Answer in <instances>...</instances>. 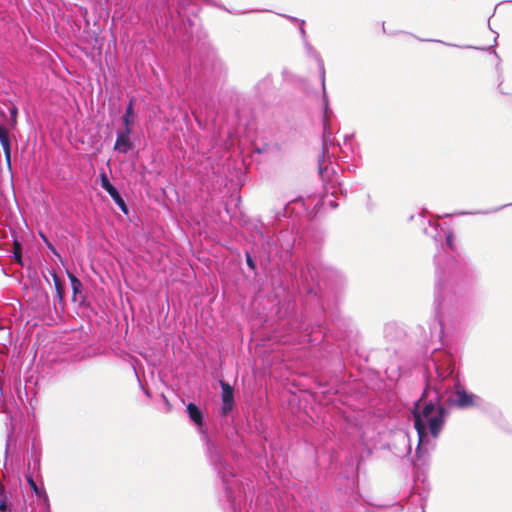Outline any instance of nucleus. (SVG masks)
I'll return each instance as SVG.
<instances>
[{
	"mask_svg": "<svg viewBox=\"0 0 512 512\" xmlns=\"http://www.w3.org/2000/svg\"><path fill=\"white\" fill-rule=\"evenodd\" d=\"M28 483L31 487V489L37 494L39 495V490H38V487H37V484L35 483V481L32 479V478H28Z\"/></svg>",
	"mask_w": 512,
	"mask_h": 512,
	"instance_id": "obj_18",
	"label": "nucleus"
},
{
	"mask_svg": "<svg viewBox=\"0 0 512 512\" xmlns=\"http://www.w3.org/2000/svg\"><path fill=\"white\" fill-rule=\"evenodd\" d=\"M51 276H52L53 281H54L57 297H58L59 301H62L63 297H64V291H63L62 283H61L59 277L57 276V274L54 271L51 272Z\"/></svg>",
	"mask_w": 512,
	"mask_h": 512,
	"instance_id": "obj_13",
	"label": "nucleus"
},
{
	"mask_svg": "<svg viewBox=\"0 0 512 512\" xmlns=\"http://www.w3.org/2000/svg\"><path fill=\"white\" fill-rule=\"evenodd\" d=\"M259 233H260V237H261L262 239H264V236H263L262 232H259Z\"/></svg>",
	"mask_w": 512,
	"mask_h": 512,
	"instance_id": "obj_31",
	"label": "nucleus"
},
{
	"mask_svg": "<svg viewBox=\"0 0 512 512\" xmlns=\"http://www.w3.org/2000/svg\"><path fill=\"white\" fill-rule=\"evenodd\" d=\"M287 18H288V19H290V20H292V21H297V19H295V18H293V17H288V16H287Z\"/></svg>",
	"mask_w": 512,
	"mask_h": 512,
	"instance_id": "obj_29",
	"label": "nucleus"
},
{
	"mask_svg": "<svg viewBox=\"0 0 512 512\" xmlns=\"http://www.w3.org/2000/svg\"><path fill=\"white\" fill-rule=\"evenodd\" d=\"M21 257H22V254H21V251L20 250H15L14 252V258L17 262H20L21 261Z\"/></svg>",
	"mask_w": 512,
	"mask_h": 512,
	"instance_id": "obj_24",
	"label": "nucleus"
},
{
	"mask_svg": "<svg viewBox=\"0 0 512 512\" xmlns=\"http://www.w3.org/2000/svg\"><path fill=\"white\" fill-rule=\"evenodd\" d=\"M512 205V203H511ZM506 206H510V204H506V205H502L500 207H497V208H494L492 210H487V211H482L483 214H488V213H493V212H497L499 210H501L502 208L506 207Z\"/></svg>",
	"mask_w": 512,
	"mask_h": 512,
	"instance_id": "obj_21",
	"label": "nucleus"
},
{
	"mask_svg": "<svg viewBox=\"0 0 512 512\" xmlns=\"http://www.w3.org/2000/svg\"><path fill=\"white\" fill-rule=\"evenodd\" d=\"M220 386L222 390L221 412L223 415H227L229 412L232 411L234 406V390L229 383L222 380L220 381Z\"/></svg>",
	"mask_w": 512,
	"mask_h": 512,
	"instance_id": "obj_7",
	"label": "nucleus"
},
{
	"mask_svg": "<svg viewBox=\"0 0 512 512\" xmlns=\"http://www.w3.org/2000/svg\"><path fill=\"white\" fill-rule=\"evenodd\" d=\"M186 409H187V413H188L189 418L198 427H202V425H203V413L200 410V408L196 404H194V403H189L187 405Z\"/></svg>",
	"mask_w": 512,
	"mask_h": 512,
	"instance_id": "obj_11",
	"label": "nucleus"
},
{
	"mask_svg": "<svg viewBox=\"0 0 512 512\" xmlns=\"http://www.w3.org/2000/svg\"><path fill=\"white\" fill-rule=\"evenodd\" d=\"M303 25H304V21H301V26H300L299 30H300L302 37L304 38L306 33H305V29H304Z\"/></svg>",
	"mask_w": 512,
	"mask_h": 512,
	"instance_id": "obj_25",
	"label": "nucleus"
},
{
	"mask_svg": "<svg viewBox=\"0 0 512 512\" xmlns=\"http://www.w3.org/2000/svg\"><path fill=\"white\" fill-rule=\"evenodd\" d=\"M3 127L0 125V130L2 129Z\"/></svg>",
	"mask_w": 512,
	"mask_h": 512,
	"instance_id": "obj_32",
	"label": "nucleus"
},
{
	"mask_svg": "<svg viewBox=\"0 0 512 512\" xmlns=\"http://www.w3.org/2000/svg\"><path fill=\"white\" fill-rule=\"evenodd\" d=\"M446 45L448 46H454V47H457V45H454V44H451V43H445Z\"/></svg>",
	"mask_w": 512,
	"mask_h": 512,
	"instance_id": "obj_30",
	"label": "nucleus"
},
{
	"mask_svg": "<svg viewBox=\"0 0 512 512\" xmlns=\"http://www.w3.org/2000/svg\"><path fill=\"white\" fill-rule=\"evenodd\" d=\"M443 234L439 231V224L432 223L429 221V225L427 228L424 229V233L426 235H429L433 238L435 244L438 246L439 244L441 247H443V238H445V244L446 246L454 251L455 245H454V234L451 230H443Z\"/></svg>",
	"mask_w": 512,
	"mask_h": 512,
	"instance_id": "obj_5",
	"label": "nucleus"
},
{
	"mask_svg": "<svg viewBox=\"0 0 512 512\" xmlns=\"http://www.w3.org/2000/svg\"><path fill=\"white\" fill-rule=\"evenodd\" d=\"M7 503L4 500H0V512H7Z\"/></svg>",
	"mask_w": 512,
	"mask_h": 512,
	"instance_id": "obj_22",
	"label": "nucleus"
},
{
	"mask_svg": "<svg viewBox=\"0 0 512 512\" xmlns=\"http://www.w3.org/2000/svg\"><path fill=\"white\" fill-rule=\"evenodd\" d=\"M323 103V138H322V157L319 159L318 167L319 174L322 181L325 183V189L327 192L330 191L331 195L334 196L339 190L343 193L342 184L338 181V177L335 175V169L330 160H327L330 156V149L334 146V136L331 129V115L332 111L329 108V101L326 91L323 92L322 96Z\"/></svg>",
	"mask_w": 512,
	"mask_h": 512,
	"instance_id": "obj_3",
	"label": "nucleus"
},
{
	"mask_svg": "<svg viewBox=\"0 0 512 512\" xmlns=\"http://www.w3.org/2000/svg\"><path fill=\"white\" fill-rule=\"evenodd\" d=\"M100 184L101 187L110 195V197L113 199L115 204L119 207V209L124 213L128 214V207L118 192V190L111 184V182L108 179V176L105 172H102L100 174Z\"/></svg>",
	"mask_w": 512,
	"mask_h": 512,
	"instance_id": "obj_6",
	"label": "nucleus"
},
{
	"mask_svg": "<svg viewBox=\"0 0 512 512\" xmlns=\"http://www.w3.org/2000/svg\"><path fill=\"white\" fill-rule=\"evenodd\" d=\"M339 150L348 155V152L352 151V135H345L343 146L338 144Z\"/></svg>",
	"mask_w": 512,
	"mask_h": 512,
	"instance_id": "obj_15",
	"label": "nucleus"
},
{
	"mask_svg": "<svg viewBox=\"0 0 512 512\" xmlns=\"http://www.w3.org/2000/svg\"><path fill=\"white\" fill-rule=\"evenodd\" d=\"M9 113H10V119H11V122H12V126H14L16 124V118H17V114H18V109L16 106H13L9 109Z\"/></svg>",
	"mask_w": 512,
	"mask_h": 512,
	"instance_id": "obj_17",
	"label": "nucleus"
},
{
	"mask_svg": "<svg viewBox=\"0 0 512 512\" xmlns=\"http://www.w3.org/2000/svg\"><path fill=\"white\" fill-rule=\"evenodd\" d=\"M125 129H132L134 123V100L131 99L126 107L125 113L122 117Z\"/></svg>",
	"mask_w": 512,
	"mask_h": 512,
	"instance_id": "obj_12",
	"label": "nucleus"
},
{
	"mask_svg": "<svg viewBox=\"0 0 512 512\" xmlns=\"http://www.w3.org/2000/svg\"><path fill=\"white\" fill-rule=\"evenodd\" d=\"M305 49H306L307 54L311 57H314L318 62L319 69H320L322 92H324V91H326V87H325V68H324L323 60L321 59L319 53L307 41H305Z\"/></svg>",
	"mask_w": 512,
	"mask_h": 512,
	"instance_id": "obj_10",
	"label": "nucleus"
},
{
	"mask_svg": "<svg viewBox=\"0 0 512 512\" xmlns=\"http://www.w3.org/2000/svg\"><path fill=\"white\" fill-rule=\"evenodd\" d=\"M68 278H69L70 283H71L73 294L76 295L77 293H80L81 289H82L81 281L75 275H73L72 273L68 274Z\"/></svg>",
	"mask_w": 512,
	"mask_h": 512,
	"instance_id": "obj_14",
	"label": "nucleus"
},
{
	"mask_svg": "<svg viewBox=\"0 0 512 512\" xmlns=\"http://www.w3.org/2000/svg\"><path fill=\"white\" fill-rule=\"evenodd\" d=\"M326 273L325 268L312 263L307 264L306 268L301 271V277L304 282L307 283L309 293H316L315 287L312 284H315L316 287H320L321 281Z\"/></svg>",
	"mask_w": 512,
	"mask_h": 512,
	"instance_id": "obj_4",
	"label": "nucleus"
},
{
	"mask_svg": "<svg viewBox=\"0 0 512 512\" xmlns=\"http://www.w3.org/2000/svg\"><path fill=\"white\" fill-rule=\"evenodd\" d=\"M131 133L132 129H124L123 131L117 132V139L114 145V149L116 151L126 154L130 149H132L133 145L130 141Z\"/></svg>",
	"mask_w": 512,
	"mask_h": 512,
	"instance_id": "obj_8",
	"label": "nucleus"
},
{
	"mask_svg": "<svg viewBox=\"0 0 512 512\" xmlns=\"http://www.w3.org/2000/svg\"><path fill=\"white\" fill-rule=\"evenodd\" d=\"M0 144L3 148L5 162L7 164L8 169L11 171V141L8 131L3 127L0 130Z\"/></svg>",
	"mask_w": 512,
	"mask_h": 512,
	"instance_id": "obj_9",
	"label": "nucleus"
},
{
	"mask_svg": "<svg viewBox=\"0 0 512 512\" xmlns=\"http://www.w3.org/2000/svg\"><path fill=\"white\" fill-rule=\"evenodd\" d=\"M207 2H209V3H211L212 5H214V6L218 7V8H220V9H223V10H225V11H227V12H229V13H230V10H228V9H227L226 7H224L223 5L217 4V3L213 2L212 0H207Z\"/></svg>",
	"mask_w": 512,
	"mask_h": 512,
	"instance_id": "obj_23",
	"label": "nucleus"
},
{
	"mask_svg": "<svg viewBox=\"0 0 512 512\" xmlns=\"http://www.w3.org/2000/svg\"><path fill=\"white\" fill-rule=\"evenodd\" d=\"M48 247H49V249H51V251H52L53 253H55V254H56V251H55V249L53 248V246H52L51 244H48Z\"/></svg>",
	"mask_w": 512,
	"mask_h": 512,
	"instance_id": "obj_27",
	"label": "nucleus"
},
{
	"mask_svg": "<svg viewBox=\"0 0 512 512\" xmlns=\"http://www.w3.org/2000/svg\"><path fill=\"white\" fill-rule=\"evenodd\" d=\"M418 501L420 505V512H425L427 499L420 495Z\"/></svg>",
	"mask_w": 512,
	"mask_h": 512,
	"instance_id": "obj_19",
	"label": "nucleus"
},
{
	"mask_svg": "<svg viewBox=\"0 0 512 512\" xmlns=\"http://www.w3.org/2000/svg\"><path fill=\"white\" fill-rule=\"evenodd\" d=\"M327 203L329 204V206H331L332 208H336L338 205L337 203H335L333 200H329L327 201Z\"/></svg>",
	"mask_w": 512,
	"mask_h": 512,
	"instance_id": "obj_26",
	"label": "nucleus"
},
{
	"mask_svg": "<svg viewBox=\"0 0 512 512\" xmlns=\"http://www.w3.org/2000/svg\"><path fill=\"white\" fill-rule=\"evenodd\" d=\"M263 246L268 254H272L274 252L275 242L272 238L268 237L265 243H263Z\"/></svg>",
	"mask_w": 512,
	"mask_h": 512,
	"instance_id": "obj_16",
	"label": "nucleus"
},
{
	"mask_svg": "<svg viewBox=\"0 0 512 512\" xmlns=\"http://www.w3.org/2000/svg\"><path fill=\"white\" fill-rule=\"evenodd\" d=\"M441 260L442 256L436 254L434 319L430 324V341L434 345L431 366L434 368L435 377L429 372L426 386L427 389L435 391L437 399L453 389V394L448 401L460 409H467L479 406L482 399L478 395L468 392L460 383L455 374L452 356L445 351L438 352V344L443 345L445 338L451 335L459 324L466 283L461 278L459 270L454 268L456 264L454 259L449 260L447 269L440 267Z\"/></svg>",
	"mask_w": 512,
	"mask_h": 512,
	"instance_id": "obj_1",
	"label": "nucleus"
},
{
	"mask_svg": "<svg viewBox=\"0 0 512 512\" xmlns=\"http://www.w3.org/2000/svg\"><path fill=\"white\" fill-rule=\"evenodd\" d=\"M462 48L470 49V48H474V47H473V46H470V45H466V46H463Z\"/></svg>",
	"mask_w": 512,
	"mask_h": 512,
	"instance_id": "obj_28",
	"label": "nucleus"
},
{
	"mask_svg": "<svg viewBox=\"0 0 512 512\" xmlns=\"http://www.w3.org/2000/svg\"><path fill=\"white\" fill-rule=\"evenodd\" d=\"M246 263L251 269H255L254 260L248 252L246 253Z\"/></svg>",
	"mask_w": 512,
	"mask_h": 512,
	"instance_id": "obj_20",
	"label": "nucleus"
},
{
	"mask_svg": "<svg viewBox=\"0 0 512 512\" xmlns=\"http://www.w3.org/2000/svg\"><path fill=\"white\" fill-rule=\"evenodd\" d=\"M414 427L418 434L416 455L420 459L429 450L434 448V441L439 437L448 415L446 408L432 400L421 398L413 409Z\"/></svg>",
	"mask_w": 512,
	"mask_h": 512,
	"instance_id": "obj_2",
	"label": "nucleus"
}]
</instances>
